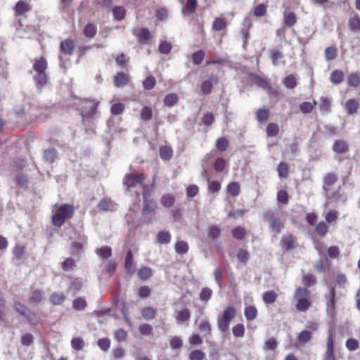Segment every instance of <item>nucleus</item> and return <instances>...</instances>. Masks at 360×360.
<instances>
[{
	"label": "nucleus",
	"mask_w": 360,
	"mask_h": 360,
	"mask_svg": "<svg viewBox=\"0 0 360 360\" xmlns=\"http://www.w3.org/2000/svg\"><path fill=\"white\" fill-rule=\"evenodd\" d=\"M75 214V207L70 204H56L53 210L51 221L54 226L61 227L66 221L72 219Z\"/></svg>",
	"instance_id": "1"
},
{
	"label": "nucleus",
	"mask_w": 360,
	"mask_h": 360,
	"mask_svg": "<svg viewBox=\"0 0 360 360\" xmlns=\"http://www.w3.org/2000/svg\"><path fill=\"white\" fill-rule=\"evenodd\" d=\"M263 219L268 223L269 229L274 234L280 233L285 229V219L278 210L269 209L264 211Z\"/></svg>",
	"instance_id": "2"
},
{
	"label": "nucleus",
	"mask_w": 360,
	"mask_h": 360,
	"mask_svg": "<svg viewBox=\"0 0 360 360\" xmlns=\"http://www.w3.org/2000/svg\"><path fill=\"white\" fill-rule=\"evenodd\" d=\"M295 309L299 312L307 311L311 306V292L307 288L297 287L293 294Z\"/></svg>",
	"instance_id": "3"
},
{
	"label": "nucleus",
	"mask_w": 360,
	"mask_h": 360,
	"mask_svg": "<svg viewBox=\"0 0 360 360\" xmlns=\"http://www.w3.org/2000/svg\"><path fill=\"white\" fill-rule=\"evenodd\" d=\"M32 68L34 71L33 78L37 86L42 87L46 85L49 80L48 75L46 72L48 68L46 59L43 56L35 58L33 60Z\"/></svg>",
	"instance_id": "4"
},
{
	"label": "nucleus",
	"mask_w": 360,
	"mask_h": 360,
	"mask_svg": "<svg viewBox=\"0 0 360 360\" xmlns=\"http://www.w3.org/2000/svg\"><path fill=\"white\" fill-rule=\"evenodd\" d=\"M71 98L75 102V105H78V110L81 111V115L84 118H91L97 112L99 103L96 101L89 98H77L74 94L70 95Z\"/></svg>",
	"instance_id": "5"
},
{
	"label": "nucleus",
	"mask_w": 360,
	"mask_h": 360,
	"mask_svg": "<svg viewBox=\"0 0 360 360\" xmlns=\"http://www.w3.org/2000/svg\"><path fill=\"white\" fill-rule=\"evenodd\" d=\"M143 205L141 210V222L148 225L152 224L156 218L158 204L153 198H148L147 193H143Z\"/></svg>",
	"instance_id": "6"
},
{
	"label": "nucleus",
	"mask_w": 360,
	"mask_h": 360,
	"mask_svg": "<svg viewBox=\"0 0 360 360\" xmlns=\"http://www.w3.org/2000/svg\"><path fill=\"white\" fill-rule=\"evenodd\" d=\"M236 316V309L233 306H228L217 316V324L219 330L225 333L229 330L231 322Z\"/></svg>",
	"instance_id": "7"
},
{
	"label": "nucleus",
	"mask_w": 360,
	"mask_h": 360,
	"mask_svg": "<svg viewBox=\"0 0 360 360\" xmlns=\"http://www.w3.org/2000/svg\"><path fill=\"white\" fill-rule=\"evenodd\" d=\"M324 195L326 201L323 204L325 207H328L330 205H334L338 202H342L345 204L347 202V196L343 193L340 186L333 191H325Z\"/></svg>",
	"instance_id": "8"
},
{
	"label": "nucleus",
	"mask_w": 360,
	"mask_h": 360,
	"mask_svg": "<svg viewBox=\"0 0 360 360\" xmlns=\"http://www.w3.org/2000/svg\"><path fill=\"white\" fill-rule=\"evenodd\" d=\"M146 179V176L143 173L126 174L123 179V184L127 190L129 191L130 188L136 187L137 185L142 186Z\"/></svg>",
	"instance_id": "9"
},
{
	"label": "nucleus",
	"mask_w": 360,
	"mask_h": 360,
	"mask_svg": "<svg viewBox=\"0 0 360 360\" xmlns=\"http://www.w3.org/2000/svg\"><path fill=\"white\" fill-rule=\"evenodd\" d=\"M280 246L283 252H290L298 246L297 238L291 233H287L281 238Z\"/></svg>",
	"instance_id": "10"
},
{
	"label": "nucleus",
	"mask_w": 360,
	"mask_h": 360,
	"mask_svg": "<svg viewBox=\"0 0 360 360\" xmlns=\"http://www.w3.org/2000/svg\"><path fill=\"white\" fill-rule=\"evenodd\" d=\"M195 324L197 326L198 331L202 335V336H211L212 326L207 316H205L202 319L199 317L196 318L195 320Z\"/></svg>",
	"instance_id": "11"
},
{
	"label": "nucleus",
	"mask_w": 360,
	"mask_h": 360,
	"mask_svg": "<svg viewBox=\"0 0 360 360\" xmlns=\"http://www.w3.org/2000/svg\"><path fill=\"white\" fill-rule=\"evenodd\" d=\"M335 335L332 330H329L326 341V350L324 354L325 360H335Z\"/></svg>",
	"instance_id": "12"
},
{
	"label": "nucleus",
	"mask_w": 360,
	"mask_h": 360,
	"mask_svg": "<svg viewBox=\"0 0 360 360\" xmlns=\"http://www.w3.org/2000/svg\"><path fill=\"white\" fill-rule=\"evenodd\" d=\"M219 82V77L217 75H211L208 79L203 81L200 85L201 93L205 95L210 94L214 86Z\"/></svg>",
	"instance_id": "13"
},
{
	"label": "nucleus",
	"mask_w": 360,
	"mask_h": 360,
	"mask_svg": "<svg viewBox=\"0 0 360 360\" xmlns=\"http://www.w3.org/2000/svg\"><path fill=\"white\" fill-rule=\"evenodd\" d=\"M191 313L189 309L184 307L174 311V317L179 325L186 323L188 325L191 319Z\"/></svg>",
	"instance_id": "14"
},
{
	"label": "nucleus",
	"mask_w": 360,
	"mask_h": 360,
	"mask_svg": "<svg viewBox=\"0 0 360 360\" xmlns=\"http://www.w3.org/2000/svg\"><path fill=\"white\" fill-rule=\"evenodd\" d=\"M31 9L32 7L27 1L20 0L15 4L13 11L15 17H26L25 14L30 12Z\"/></svg>",
	"instance_id": "15"
},
{
	"label": "nucleus",
	"mask_w": 360,
	"mask_h": 360,
	"mask_svg": "<svg viewBox=\"0 0 360 360\" xmlns=\"http://www.w3.org/2000/svg\"><path fill=\"white\" fill-rule=\"evenodd\" d=\"M243 28L240 30V35L243 40L244 46H246L250 38V30L252 26V22L250 17H246L242 23Z\"/></svg>",
	"instance_id": "16"
},
{
	"label": "nucleus",
	"mask_w": 360,
	"mask_h": 360,
	"mask_svg": "<svg viewBox=\"0 0 360 360\" xmlns=\"http://www.w3.org/2000/svg\"><path fill=\"white\" fill-rule=\"evenodd\" d=\"M338 176L335 173H328L323 179V191H330L333 188L334 184L338 181Z\"/></svg>",
	"instance_id": "17"
},
{
	"label": "nucleus",
	"mask_w": 360,
	"mask_h": 360,
	"mask_svg": "<svg viewBox=\"0 0 360 360\" xmlns=\"http://www.w3.org/2000/svg\"><path fill=\"white\" fill-rule=\"evenodd\" d=\"M129 75L124 72H117L113 78L114 85L117 88L125 86L129 84Z\"/></svg>",
	"instance_id": "18"
},
{
	"label": "nucleus",
	"mask_w": 360,
	"mask_h": 360,
	"mask_svg": "<svg viewBox=\"0 0 360 360\" xmlns=\"http://www.w3.org/2000/svg\"><path fill=\"white\" fill-rule=\"evenodd\" d=\"M75 49V44L71 39H66L60 44V51L64 54L72 55Z\"/></svg>",
	"instance_id": "19"
},
{
	"label": "nucleus",
	"mask_w": 360,
	"mask_h": 360,
	"mask_svg": "<svg viewBox=\"0 0 360 360\" xmlns=\"http://www.w3.org/2000/svg\"><path fill=\"white\" fill-rule=\"evenodd\" d=\"M138 41L142 44H148L152 39L153 35L148 28H141L137 33H134Z\"/></svg>",
	"instance_id": "20"
},
{
	"label": "nucleus",
	"mask_w": 360,
	"mask_h": 360,
	"mask_svg": "<svg viewBox=\"0 0 360 360\" xmlns=\"http://www.w3.org/2000/svg\"><path fill=\"white\" fill-rule=\"evenodd\" d=\"M124 268L127 272L133 274L135 271V264L134 263L133 252L131 250H128L124 262Z\"/></svg>",
	"instance_id": "21"
},
{
	"label": "nucleus",
	"mask_w": 360,
	"mask_h": 360,
	"mask_svg": "<svg viewBox=\"0 0 360 360\" xmlns=\"http://www.w3.org/2000/svg\"><path fill=\"white\" fill-rule=\"evenodd\" d=\"M297 23V17L294 12L289 8L283 13V24L287 27H292Z\"/></svg>",
	"instance_id": "22"
},
{
	"label": "nucleus",
	"mask_w": 360,
	"mask_h": 360,
	"mask_svg": "<svg viewBox=\"0 0 360 360\" xmlns=\"http://www.w3.org/2000/svg\"><path fill=\"white\" fill-rule=\"evenodd\" d=\"M345 108L348 115H354L358 112L359 103L356 99L351 98L346 101Z\"/></svg>",
	"instance_id": "23"
},
{
	"label": "nucleus",
	"mask_w": 360,
	"mask_h": 360,
	"mask_svg": "<svg viewBox=\"0 0 360 360\" xmlns=\"http://www.w3.org/2000/svg\"><path fill=\"white\" fill-rule=\"evenodd\" d=\"M142 317L147 321L153 320L157 316V309L153 307H145L141 310Z\"/></svg>",
	"instance_id": "24"
},
{
	"label": "nucleus",
	"mask_w": 360,
	"mask_h": 360,
	"mask_svg": "<svg viewBox=\"0 0 360 360\" xmlns=\"http://www.w3.org/2000/svg\"><path fill=\"white\" fill-rule=\"evenodd\" d=\"M333 150L338 154L345 153L349 150V146L345 141L337 140L333 143Z\"/></svg>",
	"instance_id": "25"
},
{
	"label": "nucleus",
	"mask_w": 360,
	"mask_h": 360,
	"mask_svg": "<svg viewBox=\"0 0 360 360\" xmlns=\"http://www.w3.org/2000/svg\"><path fill=\"white\" fill-rule=\"evenodd\" d=\"M176 201L174 195L170 193L163 194L160 200L161 205L165 208L172 207Z\"/></svg>",
	"instance_id": "26"
},
{
	"label": "nucleus",
	"mask_w": 360,
	"mask_h": 360,
	"mask_svg": "<svg viewBox=\"0 0 360 360\" xmlns=\"http://www.w3.org/2000/svg\"><path fill=\"white\" fill-rule=\"evenodd\" d=\"M13 307L18 313L26 318L27 320H30L31 311L25 305L19 302H15L13 304Z\"/></svg>",
	"instance_id": "27"
},
{
	"label": "nucleus",
	"mask_w": 360,
	"mask_h": 360,
	"mask_svg": "<svg viewBox=\"0 0 360 360\" xmlns=\"http://www.w3.org/2000/svg\"><path fill=\"white\" fill-rule=\"evenodd\" d=\"M116 204L110 198H103L100 200L98 207L103 211H113Z\"/></svg>",
	"instance_id": "28"
},
{
	"label": "nucleus",
	"mask_w": 360,
	"mask_h": 360,
	"mask_svg": "<svg viewBox=\"0 0 360 360\" xmlns=\"http://www.w3.org/2000/svg\"><path fill=\"white\" fill-rule=\"evenodd\" d=\"M279 178L287 179L289 176L290 166L286 162H281L276 168Z\"/></svg>",
	"instance_id": "29"
},
{
	"label": "nucleus",
	"mask_w": 360,
	"mask_h": 360,
	"mask_svg": "<svg viewBox=\"0 0 360 360\" xmlns=\"http://www.w3.org/2000/svg\"><path fill=\"white\" fill-rule=\"evenodd\" d=\"M282 83L285 86V87L289 89H292L295 88L298 84L296 76L292 74H290L285 76L283 79Z\"/></svg>",
	"instance_id": "30"
},
{
	"label": "nucleus",
	"mask_w": 360,
	"mask_h": 360,
	"mask_svg": "<svg viewBox=\"0 0 360 360\" xmlns=\"http://www.w3.org/2000/svg\"><path fill=\"white\" fill-rule=\"evenodd\" d=\"M316 105L317 102L315 100L312 102L304 101L299 105V109L303 114H309L313 112Z\"/></svg>",
	"instance_id": "31"
},
{
	"label": "nucleus",
	"mask_w": 360,
	"mask_h": 360,
	"mask_svg": "<svg viewBox=\"0 0 360 360\" xmlns=\"http://www.w3.org/2000/svg\"><path fill=\"white\" fill-rule=\"evenodd\" d=\"M331 107V99L328 97L321 96L320 98L319 108L323 115L329 113Z\"/></svg>",
	"instance_id": "32"
},
{
	"label": "nucleus",
	"mask_w": 360,
	"mask_h": 360,
	"mask_svg": "<svg viewBox=\"0 0 360 360\" xmlns=\"http://www.w3.org/2000/svg\"><path fill=\"white\" fill-rule=\"evenodd\" d=\"M278 298V294L273 290H267L262 295L263 302L266 304H273Z\"/></svg>",
	"instance_id": "33"
},
{
	"label": "nucleus",
	"mask_w": 360,
	"mask_h": 360,
	"mask_svg": "<svg viewBox=\"0 0 360 360\" xmlns=\"http://www.w3.org/2000/svg\"><path fill=\"white\" fill-rule=\"evenodd\" d=\"M43 157L46 162L52 164L58 158V152L54 148H49L44 150Z\"/></svg>",
	"instance_id": "34"
},
{
	"label": "nucleus",
	"mask_w": 360,
	"mask_h": 360,
	"mask_svg": "<svg viewBox=\"0 0 360 360\" xmlns=\"http://www.w3.org/2000/svg\"><path fill=\"white\" fill-rule=\"evenodd\" d=\"M159 153L162 160H170L173 156V149L171 146L165 145L160 148Z\"/></svg>",
	"instance_id": "35"
},
{
	"label": "nucleus",
	"mask_w": 360,
	"mask_h": 360,
	"mask_svg": "<svg viewBox=\"0 0 360 360\" xmlns=\"http://www.w3.org/2000/svg\"><path fill=\"white\" fill-rule=\"evenodd\" d=\"M227 27V22L224 18L217 17L214 18L212 22V30L215 32H219L224 30Z\"/></svg>",
	"instance_id": "36"
},
{
	"label": "nucleus",
	"mask_w": 360,
	"mask_h": 360,
	"mask_svg": "<svg viewBox=\"0 0 360 360\" xmlns=\"http://www.w3.org/2000/svg\"><path fill=\"white\" fill-rule=\"evenodd\" d=\"M329 231V226L326 221H321L315 226L316 233L321 238L325 237Z\"/></svg>",
	"instance_id": "37"
},
{
	"label": "nucleus",
	"mask_w": 360,
	"mask_h": 360,
	"mask_svg": "<svg viewBox=\"0 0 360 360\" xmlns=\"http://www.w3.org/2000/svg\"><path fill=\"white\" fill-rule=\"evenodd\" d=\"M251 13L257 18L264 17L267 13V5L264 4L256 5L252 9Z\"/></svg>",
	"instance_id": "38"
},
{
	"label": "nucleus",
	"mask_w": 360,
	"mask_h": 360,
	"mask_svg": "<svg viewBox=\"0 0 360 360\" xmlns=\"http://www.w3.org/2000/svg\"><path fill=\"white\" fill-rule=\"evenodd\" d=\"M221 188V181L207 179V191L212 194H217Z\"/></svg>",
	"instance_id": "39"
},
{
	"label": "nucleus",
	"mask_w": 360,
	"mask_h": 360,
	"mask_svg": "<svg viewBox=\"0 0 360 360\" xmlns=\"http://www.w3.org/2000/svg\"><path fill=\"white\" fill-rule=\"evenodd\" d=\"M83 33L87 38H94L97 33L96 25L93 22L87 23L84 27Z\"/></svg>",
	"instance_id": "40"
},
{
	"label": "nucleus",
	"mask_w": 360,
	"mask_h": 360,
	"mask_svg": "<svg viewBox=\"0 0 360 360\" xmlns=\"http://www.w3.org/2000/svg\"><path fill=\"white\" fill-rule=\"evenodd\" d=\"M153 116V111L151 107L145 105L140 111V119L143 122L150 121Z\"/></svg>",
	"instance_id": "41"
},
{
	"label": "nucleus",
	"mask_w": 360,
	"mask_h": 360,
	"mask_svg": "<svg viewBox=\"0 0 360 360\" xmlns=\"http://www.w3.org/2000/svg\"><path fill=\"white\" fill-rule=\"evenodd\" d=\"M65 300V296L63 292H54L50 296V302L53 305H60Z\"/></svg>",
	"instance_id": "42"
},
{
	"label": "nucleus",
	"mask_w": 360,
	"mask_h": 360,
	"mask_svg": "<svg viewBox=\"0 0 360 360\" xmlns=\"http://www.w3.org/2000/svg\"><path fill=\"white\" fill-rule=\"evenodd\" d=\"M198 6V1L197 0H187L185 6L183 8L184 13L187 15H190L193 14Z\"/></svg>",
	"instance_id": "43"
},
{
	"label": "nucleus",
	"mask_w": 360,
	"mask_h": 360,
	"mask_svg": "<svg viewBox=\"0 0 360 360\" xmlns=\"http://www.w3.org/2000/svg\"><path fill=\"white\" fill-rule=\"evenodd\" d=\"M231 234L235 239L243 240L247 236V231L244 227L238 226L232 229Z\"/></svg>",
	"instance_id": "44"
},
{
	"label": "nucleus",
	"mask_w": 360,
	"mask_h": 360,
	"mask_svg": "<svg viewBox=\"0 0 360 360\" xmlns=\"http://www.w3.org/2000/svg\"><path fill=\"white\" fill-rule=\"evenodd\" d=\"M157 242L160 244H168L172 239V235L168 231H160L156 236Z\"/></svg>",
	"instance_id": "45"
},
{
	"label": "nucleus",
	"mask_w": 360,
	"mask_h": 360,
	"mask_svg": "<svg viewBox=\"0 0 360 360\" xmlns=\"http://www.w3.org/2000/svg\"><path fill=\"white\" fill-rule=\"evenodd\" d=\"M226 190L232 197H236L240 193V186L237 181H231L227 185Z\"/></svg>",
	"instance_id": "46"
},
{
	"label": "nucleus",
	"mask_w": 360,
	"mask_h": 360,
	"mask_svg": "<svg viewBox=\"0 0 360 360\" xmlns=\"http://www.w3.org/2000/svg\"><path fill=\"white\" fill-rule=\"evenodd\" d=\"M348 25L352 31H360V16L354 13L348 21Z\"/></svg>",
	"instance_id": "47"
},
{
	"label": "nucleus",
	"mask_w": 360,
	"mask_h": 360,
	"mask_svg": "<svg viewBox=\"0 0 360 360\" xmlns=\"http://www.w3.org/2000/svg\"><path fill=\"white\" fill-rule=\"evenodd\" d=\"M344 73L342 70H335L330 73V79L334 84H339L344 80Z\"/></svg>",
	"instance_id": "48"
},
{
	"label": "nucleus",
	"mask_w": 360,
	"mask_h": 360,
	"mask_svg": "<svg viewBox=\"0 0 360 360\" xmlns=\"http://www.w3.org/2000/svg\"><path fill=\"white\" fill-rule=\"evenodd\" d=\"M270 117V111L269 109L263 108H259L256 112V119L259 122H266Z\"/></svg>",
	"instance_id": "49"
},
{
	"label": "nucleus",
	"mask_w": 360,
	"mask_h": 360,
	"mask_svg": "<svg viewBox=\"0 0 360 360\" xmlns=\"http://www.w3.org/2000/svg\"><path fill=\"white\" fill-rule=\"evenodd\" d=\"M174 250L177 254L185 255L189 250V245L184 240H178L174 245Z\"/></svg>",
	"instance_id": "50"
},
{
	"label": "nucleus",
	"mask_w": 360,
	"mask_h": 360,
	"mask_svg": "<svg viewBox=\"0 0 360 360\" xmlns=\"http://www.w3.org/2000/svg\"><path fill=\"white\" fill-rule=\"evenodd\" d=\"M251 78L252 82L260 87L266 89L269 86V82L268 81V79L258 75L254 74L251 76Z\"/></svg>",
	"instance_id": "51"
},
{
	"label": "nucleus",
	"mask_w": 360,
	"mask_h": 360,
	"mask_svg": "<svg viewBox=\"0 0 360 360\" xmlns=\"http://www.w3.org/2000/svg\"><path fill=\"white\" fill-rule=\"evenodd\" d=\"M96 255L101 259H108L112 256V249L109 246H103L96 250Z\"/></svg>",
	"instance_id": "52"
},
{
	"label": "nucleus",
	"mask_w": 360,
	"mask_h": 360,
	"mask_svg": "<svg viewBox=\"0 0 360 360\" xmlns=\"http://www.w3.org/2000/svg\"><path fill=\"white\" fill-rule=\"evenodd\" d=\"M137 275L142 281H147L153 276V271L148 266H142L138 271Z\"/></svg>",
	"instance_id": "53"
},
{
	"label": "nucleus",
	"mask_w": 360,
	"mask_h": 360,
	"mask_svg": "<svg viewBox=\"0 0 360 360\" xmlns=\"http://www.w3.org/2000/svg\"><path fill=\"white\" fill-rule=\"evenodd\" d=\"M244 314L248 321H252L257 318L258 311L255 306L250 305L245 308Z\"/></svg>",
	"instance_id": "54"
},
{
	"label": "nucleus",
	"mask_w": 360,
	"mask_h": 360,
	"mask_svg": "<svg viewBox=\"0 0 360 360\" xmlns=\"http://www.w3.org/2000/svg\"><path fill=\"white\" fill-rule=\"evenodd\" d=\"M302 282L304 285V288H307L308 289L310 286L316 283V279L313 274H304L302 277Z\"/></svg>",
	"instance_id": "55"
},
{
	"label": "nucleus",
	"mask_w": 360,
	"mask_h": 360,
	"mask_svg": "<svg viewBox=\"0 0 360 360\" xmlns=\"http://www.w3.org/2000/svg\"><path fill=\"white\" fill-rule=\"evenodd\" d=\"M179 101V97L176 94L171 93L167 94L163 100L165 105L167 107H172L176 105Z\"/></svg>",
	"instance_id": "56"
},
{
	"label": "nucleus",
	"mask_w": 360,
	"mask_h": 360,
	"mask_svg": "<svg viewBox=\"0 0 360 360\" xmlns=\"http://www.w3.org/2000/svg\"><path fill=\"white\" fill-rule=\"evenodd\" d=\"M338 49L335 46L327 47L324 51L326 59L328 61L335 59L338 56Z\"/></svg>",
	"instance_id": "57"
},
{
	"label": "nucleus",
	"mask_w": 360,
	"mask_h": 360,
	"mask_svg": "<svg viewBox=\"0 0 360 360\" xmlns=\"http://www.w3.org/2000/svg\"><path fill=\"white\" fill-rule=\"evenodd\" d=\"M156 83L155 77L153 75H149L145 78L142 84L143 89L148 91L153 89L155 86Z\"/></svg>",
	"instance_id": "58"
},
{
	"label": "nucleus",
	"mask_w": 360,
	"mask_h": 360,
	"mask_svg": "<svg viewBox=\"0 0 360 360\" xmlns=\"http://www.w3.org/2000/svg\"><path fill=\"white\" fill-rule=\"evenodd\" d=\"M327 313L331 316H335L336 313V298L328 297L326 302Z\"/></svg>",
	"instance_id": "59"
},
{
	"label": "nucleus",
	"mask_w": 360,
	"mask_h": 360,
	"mask_svg": "<svg viewBox=\"0 0 360 360\" xmlns=\"http://www.w3.org/2000/svg\"><path fill=\"white\" fill-rule=\"evenodd\" d=\"M13 254L16 259H21L26 254L25 245L16 244L13 249Z\"/></svg>",
	"instance_id": "60"
},
{
	"label": "nucleus",
	"mask_w": 360,
	"mask_h": 360,
	"mask_svg": "<svg viewBox=\"0 0 360 360\" xmlns=\"http://www.w3.org/2000/svg\"><path fill=\"white\" fill-rule=\"evenodd\" d=\"M71 347L73 349L76 351H79L83 349L84 347L85 343L84 340L81 337H75L71 340Z\"/></svg>",
	"instance_id": "61"
},
{
	"label": "nucleus",
	"mask_w": 360,
	"mask_h": 360,
	"mask_svg": "<svg viewBox=\"0 0 360 360\" xmlns=\"http://www.w3.org/2000/svg\"><path fill=\"white\" fill-rule=\"evenodd\" d=\"M347 83L349 86L357 87L360 85V75L357 72H352L347 77Z\"/></svg>",
	"instance_id": "62"
},
{
	"label": "nucleus",
	"mask_w": 360,
	"mask_h": 360,
	"mask_svg": "<svg viewBox=\"0 0 360 360\" xmlns=\"http://www.w3.org/2000/svg\"><path fill=\"white\" fill-rule=\"evenodd\" d=\"M311 338L312 333L311 332L307 330H302L298 334L297 336L298 341L302 345L309 342L311 340Z\"/></svg>",
	"instance_id": "63"
},
{
	"label": "nucleus",
	"mask_w": 360,
	"mask_h": 360,
	"mask_svg": "<svg viewBox=\"0 0 360 360\" xmlns=\"http://www.w3.org/2000/svg\"><path fill=\"white\" fill-rule=\"evenodd\" d=\"M339 213L335 210H330L325 214V220L326 223L333 224L337 221Z\"/></svg>",
	"instance_id": "64"
}]
</instances>
